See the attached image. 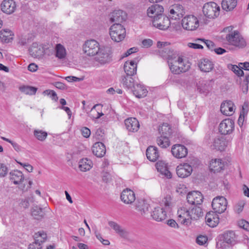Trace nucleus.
I'll return each mask as SVG.
<instances>
[{
  "label": "nucleus",
  "instance_id": "nucleus-8",
  "mask_svg": "<svg viewBox=\"0 0 249 249\" xmlns=\"http://www.w3.org/2000/svg\"><path fill=\"white\" fill-rule=\"evenodd\" d=\"M227 199L222 196L214 197L212 202L213 210L217 213H222L225 212L227 206Z\"/></svg>",
  "mask_w": 249,
  "mask_h": 249
},
{
  "label": "nucleus",
  "instance_id": "nucleus-7",
  "mask_svg": "<svg viewBox=\"0 0 249 249\" xmlns=\"http://www.w3.org/2000/svg\"><path fill=\"white\" fill-rule=\"evenodd\" d=\"M181 24L185 30L194 31L199 27V20L194 15H188L182 19Z\"/></svg>",
  "mask_w": 249,
  "mask_h": 249
},
{
  "label": "nucleus",
  "instance_id": "nucleus-30",
  "mask_svg": "<svg viewBox=\"0 0 249 249\" xmlns=\"http://www.w3.org/2000/svg\"><path fill=\"white\" fill-rule=\"evenodd\" d=\"M226 162L223 161L221 159H217L212 160L210 164V168L213 172H219L224 169Z\"/></svg>",
  "mask_w": 249,
  "mask_h": 249
},
{
  "label": "nucleus",
  "instance_id": "nucleus-46",
  "mask_svg": "<svg viewBox=\"0 0 249 249\" xmlns=\"http://www.w3.org/2000/svg\"><path fill=\"white\" fill-rule=\"evenodd\" d=\"M158 145L162 148H166L170 145V141L169 137L166 136H160L158 137L157 139Z\"/></svg>",
  "mask_w": 249,
  "mask_h": 249
},
{
  "label": "nucleus",
  "instance_id": "nucleus-4",
  "mask_svg": "<svg viewBox=\"0 0 249 249\" xmlns=\"http://www.w3.org/2000/svg\"><path fill=\"white\" fill-rule=\"evenodd\" d=\"M95 60L101 65L110 63L112 59V51L109 46L100 47L99 51L96 53Z\"/></svg>",
  "mask_w": 249,
  "mask_h": 249
},
{
  "label": "nucleus",
  "instance_id": "nucleus-39",
  "mask_svg": "<svg viewBox=\"0 0 249 249\" xmlns=\"http://www.w3.org/2000/svg\"><path fill=\"white\" fill-rule=\"evenodd\" d=\"M223 241L225 243L234 245L236 243V235L233 231H227L223 234Z\"/></svg>",
  "mask_w": 249,
  "mask_h": 249
},
{
  "label": "nucleus",
  "instance_id": "nucleus-63",
  "mask_svg": "<svg viewBox=\"0 0 249 249\" xmlns=\"http://www.w3.org/2000/svg\"><path fill=\"white\" fill-rule=\"evenodd\" d=\"M156 166L157 170L158 171H160V170L166 167L167 165L165 162L162 161H159L158 162H157Z\"/></svg>",
  "mask_w": 249,
  "mask_h": 249
},
{
  "label": "nucleus",
  "instance_id": "nucleus-53",
  "mask_svg": "<svg viewBox=\"0 0 249 249\" xmlns=\"http://www.w3.org/2000/svg\"><path fill=\"white\" fill-rule=\"evenodd\" d=\"M171 197L170 195H166L162 200V204L165 206V209L166 210L169 209L171 203Z\"/></svg>",
  "mask_w": 249,
  "mask_h": 249
},
{
  "label": "nucleus",
  "instance_id": "nucleus-47",
  "mask_svg": "<svg viewBox=\"0 0 249 249\" xmlns=\"http://www.w3.org/2000/svg\"><path fill=\"white\" fill-rule=\"evenodd\" d=\"M19 89L21 92L30 95L35 94L37 91V88L29 86H20Z\"/></svg>",
  "mask_w": 249,
  "mask_h": 249
},
{
  "label": "nucleus",
  "instance_id": "nucleus-43",
  "mask_svg": "<svg viewBox=\"0 0 249 249\" xmlns=\"http://www.w3.org/2000/svg\"><path fill=\"white\" fill-rule=\"evenodd\" d=\"M197 89L200 93L206 95L211 89L209 82L207 81H202L201 83L199 82L197 85Z\"/></svg>",
  "mask_w": 249,
  "mask_h": 249
},
{
  "label": "nucleus",
  "instance_id": "nucleus-9",
  "mask_svg": "<svg viewBox=\"0 0 249 249\" xmlns=\"http://www.w3.org/2000/svg\"><path fill=\"white\" fill-rule=\"evenodd\" d=\"M149 204L144 199H138L135 204V209L142 217L148 218L150 215Z\"/></svg>",
  "mask_w": 249,
  "mask_h": 249
},
{
  "label": "nucleus",
  "instance_id": "nucleus-57",
  "mask_svg": "<svg viewBox=\"0 0 249 249\" xmlns=\"http://www.w3.org/2000/svg\"><path fill=\"white\" fill-rule=\"evenodd\" d=\"M208 238L206 236L199 235L196 239V242L199 245H204L207 241Z\"/></svg>",
  "mask_w": 249,
  "mask_h": 249
},
{
  "label": "nucleus",
  "instance_id": "nucleus-16",
  "mask_svg": "<svg viewBox=\"0 0 249 249\" xmlns=\"http://www.w3.org/2000/svg\"><path fill=\"white\" fill-rule=\"evenodd\" d=\"M193 171L192 166L187 163H184L178 165L176 168L177 174L178 177L185 178L189 176Z\"/></svg>",
  "mask_w": 249,
  "mask_h": 249
},
{
  "label": "nucleus",
  "instance_id": "nucleus-24",
  "mask_svg": "<svg viewBox=\"0 0 249 249\" xmlns=\"http://www.w3.org/2000/svg\"><path fill=\"white\" fill-rule=\"evenodd\" d=\"M121 199L125 204H132L136 199L135 193L129 189H125L121 193Z\"/></svg>",
  "mask_w": 249,
  "mask_h": 249
},
{
  "label": "nucleus",
  "instance_id": "nucleus-6",
  "mask_svg": "<svg viewBox=\"0 0 249 249\" xmlns=\"http://www.w3.org/2000/svg\"><path fill=\"white\" fill-rule=\"evenodd\" d=\"M109 34L115 42L121 41L125 36V29L120 23H115L110 28Z\"/></svg>",
  "mask_w": 249,
  "mask_h": 249
},
{
  "label": "nucleus",
  "instance_id": "nucleus-41",
  "mask_svg": "<svg viewBox=\"0 0 249 249\" xmlns=\"http://www.w3.org/2000/svg\"><path fill=\"white\" fill-rule=\"evenodd\" d=\"M92 166V162L87 158L81 160L79 162V168L82 172L89 170Z\"/></svg>",
  "mask_w": 249,
  "mask_h": 249
},
{
  "label": "nucleus",
  "instance_id": "nucleus-18",
  "mask_svg": "<svg viewBox=\"0 0 249 249\" xmlns=\"http://www.w3.org/2000/svg\"><path fill=\"white\" fill-rule=\"evenodd\" d=\"M171 152L176 158L181 159L186 156L188 154V150L182 145L176 144L172 146Z\"/></svg>",
  "mask_w": 249,
  "mask_h": 249
},
{
  "label": "nucleus",
  "instance_id": "nucleus-13",
  "mask_svg": "<svg viewBox=\"0 0 249 249\" xmlns=\"http://www.w3.org/2000/svg\"><path fill=\"white\" fill-rule=\"evenodd\" d=\"M35 242L29 245L28 249H42L41 244L47 238V234L43 231H39L34 235Z\"/></svg>",
  "mask_w": 249,
  "mask_h": 249
},
{
  "label": "nucleus",
  "instance_id": "nucleus-1",
  "mask_svg": "<svg viewBox=\"0 0 249 249\" xmlns=\"http://www.w3.org/2000/svg\"><path fill=\"white\" fill-rule=\"evenodd\" d=\"M203 142L212 150L223 151L228 146L229 141L225 136L213 137L209 134L205 136Z\"/></svg>",
  "mask_w": 249,
  "mask_h": 249
},
{
  "label": "nucleus",
  "instance_id": "nucleus-52",
  "mask_svg": "<svg viewBox=\"0 0 249 249\" xmlns=\"http://www.w3.org/2000/svg\"><path fill=\"white\" fill-rule=\"evenodd\" d=\"M31 41L29 36H21L18 38V43L21 46H24Z\"/></svg>",
  "mask_w": 249,
  "mask_h": 249
},
{
  "label": "nucleus",
  "instance_id": "nucleus-64",
  "mask_svg": "<svg viewBox=\"0 0 249 249\" xmlns=\"http://www.w3.org/2000/svg\"><path fill=\"white\" fill-rule=\"evenodd\" d=\"M200 42H196V43H190L188 44V46L192 48L195 49H203V47L202 45L199 44Z\"/></svg>",
  "mask_w": 249,
  "mask_h": 249
},
{
  "label": "nucleus",
  "instance_id": "nucleus-29",
  "mask_svg": "<svg viewBox=\"0 0 249 249\" xmlns=\"http://www.w3.org/2000/svg\"><path fill=\"white\" fill-rule=\"evenodd\" d=\"M198 67L201 71L204 72H209L213 69L214 64L209 59L203 58L200 60Z\"/></svg>",
  "mask_w": 249,
  "mask_h": 249
},
{
  "label": "nucleus",
  "instance_id": "nucleus-55",
  "mask_svg": "<svg viewBox=\"0 0 249 249\" xmlns=\"http://www.w3.org/2000/svg\"><path fill=\"white\" fill-rule=\"evenodd\" d=\"M231 70L238 76H242L244 75L243 70L236 65H231Z\"/></svg>",
  "mask_w": 249,
  "mask_h": 249
},
{
  "label": "nucleus",
  "instance_id": "nucleus-23",
  "mask_svg": "<svg viewBox=\"0 0 249 249\" xmlns=\"http://www.w3.org/2000/svg\"><path fill=\"white\" fill-rule=\"evenodd\" d=\"M168 44V43L167 42H158L157 47L160 49L159 50V54L162 57L173 58L172 56L173 51H171L168 47H166Z\"/></svg>",
  "mask_w": 249,
  "mask_h": 249
},
{
  "label": "nucleus",
  "instance_id": "nucleus-36",
  "mask_svg": "<svg viewBox=\"0 0 249 249\" xmlns=\"http://www.w3.org/2000/svg\"><path fill=\"white\" fill-rule=\"evenodd\" d=\"M132 76V75H127L122 76L121 83L124 88L133 89L134 87L136 85V83L135 82L134 79Z\"/></svg>",
  "mask_w": 249,
  "mask_h": 249
},
{
  "label": "nucleus",
  "instance_id": "nucleus-15",
  "mask_svg": "<svg viewBox=\"0 0 249 249\" xmlns=\"http://www.w3.org/2000/svg\"><path fill=\"white\" fill-rule=\"evenodd\" d=\"M170 18L172 20L180 19L184 14L183 6L178 4L173 5L169 8Z\"/></svg>",
  "mask_w": 249,
  "mask_h": 249
},
{
  "label": "nucleus",
  "instance_id": "nucleus-35",
  "mask_svg": "<svg viewBox=\"0 0 249 249\" xmlns=\"http://www.w3.org/2000/svg\"><path fill=\"white\" fill-rule=\"evenodd\" d=\"M22 173L18 170H15L10 173V180L15 184H19L24 180Z\"/></svg>",
  "mask_w": 249,
  "mask_h": 249
},
{
  "label": "nucleus",
  "instance_id": "nucleus-12",
  "mask_svg": "<svg viewBox=\"0 0 249 249\" xmlns=\"http://www.w3.org/2000/svg\"><path fill=\"white\" fill-rule=\"evenodd\" d=\"M234 129V122L229 118L223 120L219 126V131L222 135L230 134Z\"/></svg>",
  "mask_w": 249,
  "mask_h": 249
},
{
  "label": "nucleus",
  "instance_id": "nucleus-45",
  "mask_svg": "<svg viewBox=\"0 0 249 249\" xmlns=\"http://www.w3.org/2000/svg\"><path fill=\"white\" fill-rule=\"evenodd\" d=\"M159 131L160 136H166L167 137H169L172 132L171 127L167 123H163L160 127Z\"/></svg>",
  "mask_w": 249,
  "mask_h": 249
},
{
  "label": "nucleus",
  "instance_id": "nucleus-40",
  "mask_svg": "<svg viewBox=\"0 0 249 249\" xmlns=\"http://www.w3.org/2000/svg\"><path fill=\"white\" fill-rule=\"evenodd\" d=\"M13 34L9 29H6L2 30L0 31V39L2 42L8 43L10 42L12 39V36Z\"/></svg>",
  "mask_w": 249,
  "mask_h": 249
},
{
  "label": "nucleus",
  "instance_id": "nucleus-48",
  "mask_svg": "<svg viewBox=\"0 0 249 249\" xmlns=\"http://www.w3.org/2000/svg\"><path fill=\"white\" fill-rule=\"evenodd\" d=\"M34 136L40 141H44L47 138V132L39 129H35L34 131Z\"/></svg>",
  "mask_w": 249,
  "mask_h": 249
},
{
  "label": "nucleus",
  "instance_id": "nucleus-60",
  "mask_svg": "<svg viewBox=\"0 0 249 249\" xmlns=\"http://www.w3.org/2000/svg\"><path fill=\"white\" fill-rule=\"evenodd\" d=\"M159 172L168 178L172 177L171 173L168 170L167 166Z\"/></svg>",
  "mask_w": 249,
  "mask_h": 249
},
{
  "label": "nucleus",
  "instance_id": "nucleus-28",
  "mask_svg": "<svg viewBox=\"0 0 249 249\" xmlns=\"http://www.w3.org/2000/svg\"><path fill=\"white\" fill-rule=\"evenodd\" d=\"M126 18V14L121 10L114 11L111 15L110 20L111 22H116L120 23Z\"/></svg>",
  "mask_w": 249,
  "mask_h": 249
},
{
  "label": "nucleus",
  "instance_id": "nucleus-56",
  "mask_svg": "<svg viewBox=\"0 0 249 249\" xmlns=\"http://www.w3.org/2000/svg\"><path fill=\"white\" fill-rule=\"evenodd\" d=\"M7 167L3 163H0V177H4L8 173Z\"/></svg>",
  "mask_w": 249,
  "mask_h": 249
},
{
  "label": "nucleus",
  "instance_id": "nucleus-19",
  "mask_svg": "<svg viewBox=\"0 0 249 249\" xmlns=\"http://www.w3.org/2000/svg\"><path fill=\"white\" fill-rule=\"evenodd\" d=\"M149 216L157 221H162L165 219L167 216L166 211L162 207L158 206L155 207Z\"/></svg>",
  "mask_w": 249,
  "mask_h": 249
},
{
  "label": "nucleus",
  "instance_id": "nucleus-21",
  "mask_svg": "<svg viewBox=\"0 0 249 249\" xmlns=\"http://www.w3.org/2000/svg\"><path fill=\"white\" fill-rule=\"evenodd\" d=\"M30 54L34 57L40 58L44 54L45 48L41 45L34 42L29 49Z\"/></svg>",
  "mask_w": 249,
  "mask_h": 249
},
{
  "label": "nucleus",
  "instance_id": "nucleus-42",
  "mask_svg": "<svg viewBox=\"0 0 249 249\" xmlns=\"http://www.w3.org/2000/svg\"><path fill=\"white\" fill-rule=\"evenodd\" d=\"M190 214L191 220L197 219L203 215L202 209L199 206H194L191 210L190 209Z\"/></svg>",
  "mask_w": 249,
  "mask_h": 249
},
{
  "label": "nucleus",
  "instance_id": "nucleus-17",
  "mask_svg": "<svg viewBox=\"0 0 249 249\" xmlns=\"http://www.w3.org/2000/svg\"><path fill=\"white\" fill-rule=\"evenodd\" d=\"M178 220L181 224L188 225L191 223V217L190 214V208L186 206L180 208L178 211Z\"/></svg>",
  "mask_w": 249,
  "mask_h": 249
},
{
  "label": "nucleus",
  "instance_id": "nucleus-3",
  "mask_svg": "<svg viewBox=\"0 0 249 249\" xmlns=\"http://www.w3.org/2000/svg\"><path fill=\"white\" fill-rule=\"evenodd\" d=\"M178 55V54L176 53H172L173 58L168 57L170 69L175 74L185 72L189 69L188 65H184L183 59L181 57L178 56L176 59Z\"/></svg>",
  "mask_w": 249,
  "mask_h": 249
},
{
  "label": "nucleus",
  "instance_id": "nucleus-59",
  "mask_svg": "<svg viewBox=\"0 0 249 249\" xmlns=\"http://www.w3.org/2000/svg\"><path fill=\"white\" fill-rule=\"evenodd\" d=\"M245 113L244 111L240 112V114L237 121V123L240 127H242L243 125L245 119Z\"/></svg>",
  "mask_w": 249,
  "mask_h": 249
},
{
  "label": "nucleus",
  "instance_id": "nucleus-5",
  "mask_svg": "<svg viewBox=\"0 0 249 249\" xmlns=\"http://www.w3.org/2000/svg\"><path fill=\"white\" fill-rule=\"evenodd\" d=\"M220 9V7L215 2H209L204 5L202 11L205 17L214 19L219 16Z\"/></svg>",
  "mask_w": 249,
  "mask_h": 249
},
{
  "label": "nucleus",
  "instance_id": "nucleus-10",
  "mask_svg": "<svg viewBox=\"0 0 249 249\" xmlns=\"http://www.w3.org/2000/svg\"><path fill=\"white\" fill-rule=\"evenodd\" d=\"M100 48L99 43L94 39L87 40L83 46L85 53L89 56L95 55Z\"/></svg>",
  "mask_w": 249,
  "mask_h": 249
},
{
  "label": "nucleus",
  "instance_id": "nucleus-26",
  "mask_svg": "<svg viewBox=\"0 0 249 249\" xmlns=\"http://www.w3.org/2000/svg\"><path fill=\"white\" fill-rule=\"evenodd\" d=\"M126 128L129 132H137L140 127L138 121L135 118H129L124 121Z\"/></svg>",
  "mask_w": 249,
  "mask_h": 249
},
{
  "label": "nucleus",
  "instance_id": "nucleus-31",
  "mask_svg": "<svg viewBox=\"0 0 249 249\" xmlns=\"http://www.w3.org/2000/svg\"><path fill=\"white\" fill-rule=\"evenodd\" d=\"M233 106L234 104L232 101H226L221 104L220 111L224 115L231 116L234 112Z\"/></svg>",
  "mask_w": 249,
  "mask_h": 249
},
{
  "label": "nucleus",
  "instance_id": "nucleus-54",
  "mask_svg": "<svg viewBox=\"0 0 249 249\" xmlns=\"http://www.w3.org/2000/svg\"><path fill=\"white\" fill-rule=\"evenodd\" d=\"M43 93L46 95H49L52 100L56 101L58 99V97L56 92L50 89H47L43 91Z\"/></svg>",
  "mask_w": 249,
  "mask_h": 249
},
{
  "label": "nucleus",
  "instance_id": "nucleus-22",
  "mask_svg": "<svg viewBox=\"0 0 249 249\" xmlns=\"http://www.w3.org/2000/svg\"><path fill=\"white\" fill-rule=\"evenodd\" d=\"M0 7L2 11L7 14H12L16 9V2L13 0H3Z\"/></svg>",
  "mask_w": 249,
  "mask_h": 249
},
{
  "label": "nucleus",
  "instance_id": "nucleus-38",
  "mask_svg": "<svg viewBox=\"0 0 249 249\" xmlns=\"http://www.w3.org/2000/svg\"><path fill=\"white\" fill-rule=\"evenodd\" d=\"M108 225L111 227L121 237L126 238L128 235L127 232L123 229L121 226L114 221H109Z\"/></svg>",
  "mask_w": 249,
  "mask_h": 249
},
{
  "label": "nucleus",
  "instance_id": "nucleus-20",
  "mask_svg": "<svg viewBox=\"0 0 249 249\" xmlns=\"http://www.w3.org/2000/svg\"><path fill=\"white\" fill-rule=\"evenodd\" d=\"M164 9L162 6L159 4H153L149 7L147 10L149 17L154 19V18L163 16Z\"/></svg>",
  "mask_w": 249,
  "mask_h": 249
},
{
  "label": "nucleus",
  "instance_id": "nucleus-51",
  "mask_svg": "<svg viewBox=\"0 0 249 249\" xmlns=\"http://www.w3.org/2000/svg\"><path fill=\"white\" fill-rule=\"evenodd\" d=\"M245 202L243 200L238 201L234 207V212L237 213H240L242 212Z\"/></svg>",
  "mask_w": 249,
  "mask_h": 249
},
{
  "label": "nucleus",
  "instance_id": "nucleus-58",
  "mask_svg": "<svg viewBox=\"0 0 249 249\" xmlns=\"http://www.w3.org/2000/svg\"><path fill=\"white\" fill-rule=\"evenodd\" d=\"M82 135L83 137L87 138L90 136V130L87 127H83L81 129Z\"/></svg>",
  "mask_w": 249,
  "mask_h": 249
},
{
  "label": "nucleus",
  "instance_id": "nucleus-2",
  "mask_svg": "<svg viewBox=\"0 0 249 249\" xmlns=\"http://www.w3.org/2000/svg\"><path fill=\"white\" fill-rule=\"evenodd\" d=\"M227 44L231 47L230 50L243 49L247 45V42L243 37L237 31L228 34L226 36Z\"/></svg>",
  "mask_w": 249,
  "mask_h": 249
},
{
  "label": "nucleus",
  "instance_id": "nucleus-27",
  "mask_svg": "<svg viewBox=\"0 0 249 249\" xmlns=\"http://www.w3.org/2000/svg\"><path fill=\"white\" fill-rule=\"evenodd\" d=\"M93 154L98 158L103 157L106 154L105 145L102 142H95L92 147Z\"/></svg>",
  "mask_w": 249,
  "mask_h": 249
},
{
  "label": "nucleus",
  "instance_id": "nucleus-34",
  "mask_svg": "<svg viewBox=\"0 0 249 249\" xmlns=\"http://www.w3.org/2000/svg\"><path fill=\"white\" fill-rule=\"evenodd\" d=\"M133 94L137 98H141L146 96L148 91L142 84L136 83L132 89Z\"/></svg>",
  "mask_w": 249,
  "mask_h": 249
},
{
  "label": "nucleus",
  "instance_id": "nucleus-61",
  "mask_svg": "<svg viewBox=\"0 0 249 249\" xmlns=\"http://www.w3.org/2000/svg\"><path fill=\"white\" fill-rule=\"evenodd\" d=\"M239 226L244 229L249 231V223L244 220H242L239 223Z\"/></svg>",
  "mask_w": 249,
  "mask_h": 249
},
{
  "label": "nucleus",
  "instance_id": "nucleus-25",
  "mask_svg": "<svg viewBox=\"0 0 249 249\" xmlns=\"http://www.w3.org/2000/svg\"><path fill=\"white\" fill-rule=\"evenodd\" d=\"M216 212H209L205 216V221L208 225L211 227H215L219 223V218Z\"/></svg>",
  "mask_w": 249,
  "mask_h": 249
},
{
  "label": "nucleus",
  "instance_id": "nucleus-11",
  "mask_svg": "<svg viewBox=\"0 0 249 249\" xmlns=\"http://www.w3.org/2000/svg\"><path fill=\"white\" fill-rule=\"evenodd\" d=\"M153 25L157 28L165 30L168 29L171 25L170 19L166 16L163 15L154 18L152 20Z\"/></svg>",
  "mask_w": 249,
  "mask_h": 249
},
{
  "label": "nucleus",
  "instance_id": "nucleus-62",
  "mask_svg": "<svg viewBox=\"0 0 249 249\" xmlns=\"http://www.w3.org/2000/svg\"><path fill=\"white\" fill-rule=\"evenodd\" d=\"M142 44L143 47L149 48L153 44V41L150 39H145L142 41Z\"/></svg>",
  "mask_w": 249,
  "mask_h": 249
},
{
  "label": "nucleus",
  "instance_id": "nucleus-37",
  "mask_svg": "<svg viewBox=\"0 0 249 249\" xmlns=\"http://www.w3.org/2000/svg\"><path fill=\"white\" fill-rule=\"evenodd\" d=\"M237 0H222L221 6L222 9L227 12L232 11L236 6Z\"/></svg>",
  "mask_w": 249,
  "mask_h": 249
},
{
  "label": "nucleus",
  "instance_id": "nucleus-49",
  "mask_svg": "<svg viewBox=\"0 0 249 249\" xmlns=\"http://www.w3.org/2000/svg\"><path fill=\"white\" fill-rule=\"evenodd\" d=\"M32 215L35 219H37L42 217L43 215L42 209L37 206L34 207L32 211Z\"/></svg>",
  "mask_w": 249,
  "mask_h": 249
},
{
  "label": "nucleus",
  "instance_id": "nucleus-33",
  "mask_svg": "<svg viewBox=\"0 0 249 249\" xmlns=\"http://www.w3.org/2000/svg\"><path fill=\"white\" fill-rule=\"evenodd\" d=\"M147 159L151 161H156L160 157L158 148L155 146H149L146 151Z\"/></svg>",
  "mask_w": 249,
  "mask_h": 249
},
{
  "label": "nucleus",
  "instance_id": "nucleus-14",
  "mask_svg": "<svg viewBox=\"0 0 249 249\" xmlns=\"http://www.w3.org/2000/svg\"><path fill=\"white\" fill-rule=\"evenodd\" d=\"M187 200L189 204L194 206H197L202 204L203 196L199 191H192L188 194Z\"/></svg>",
  "mask_w": 249,
  "mask_h": 249
},
{
  "label": "nucleus",
  "instance_id": "nucleus-44",
  "mask_svg": "<svg viewBox=\"0 0 249 249\" xmlns=\"http://www.w3.org/2000/svg\"><path fill=\"white\" fill-rule=\"evenodd\" d=\"M55 56L59 59H63L66 57V51L64 47L60 44H57L55 47Z\"/></svg>",
  "mask_w": 249,
  "mask_h": 249
},
{
  "label": "nucleus",
  "instance_id": "nucleus-32",
  "mask_svg": "<svg viewBox=\"0 0 249 249\" xmlns=\"http://www.w3.org/2000/svg\"><path fill=\"white\" fill-rule=\"evenodd\" d=\"M124 69L126 75L133 76L137 73V64L134 60L126 61Z\"/></svg>",
  "mask_w": 249,
  "mask_h": 249
},
{
  "label": "nucleus",
  "instance_id": "nucleus-50",
  "mask_svg": "<svg viewBox=\"0 0 249 249\" xmlns=\"http://www.w3.org/2000/svg\"><path fill=\"white\" fill-rule=\"evenodd\" d=\"M195 42H203L205 44L207 48L212 51L214 50V43L209 40H205L203 38H196L195 40Z\"/></svg>",
  "mask_w": 249,
  "mask_h": 249
}]
</instances>
